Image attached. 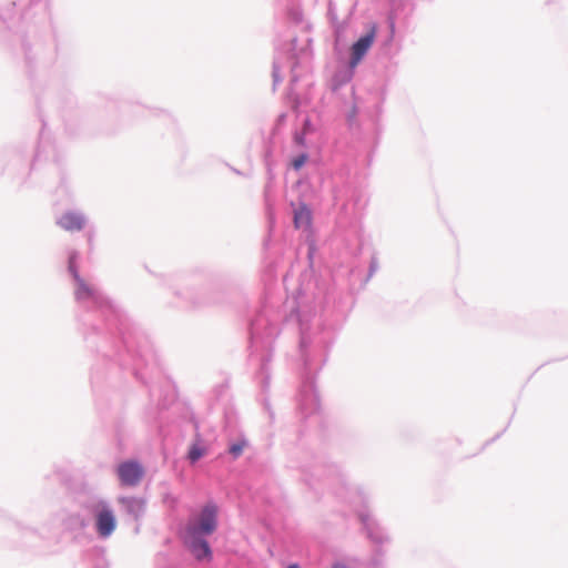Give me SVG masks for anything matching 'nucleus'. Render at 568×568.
<instances>
[{
  "label": "nucleus",
  "instance_id": "f257e3e1",
  "mask_svg": "<svg viewBox=\"0 0 568 568\" xmlns=\"http://www.w3.org/2000/svg\"><path fill=\"white\" fill-rule=\"evenodd\" d=\"M217 506L206 504L197 516L193 517L185 527L186 531L199 535H212L217 528Z\"/></svg>",
  "mask_w": 568,
  "mask_h": 568
},
{
  "label": "nucleus",
  "instance_id": "f03ea898",
  "mask_svg": "<svg viewBox=\"0 0 568 568\" xmlns=\"http://www.w3.org/2000/svg\"><path fill=\"white\" fill-rule=\"evenodd\" d=\"M95 514V527L101 537H109L115 529L116 523L113 511L104 503L93 507Z\"/></svg>",
  "mask_w": 568,
  "mask_h": 568
},
{
  "label": "nucleus",
  "instance_id": "7ed1b4c3",
  "mask_svg": "<svg viewBox=\"0 0 568 568\" xmlns=\"http://www.w3.org/2000/svg\"><path fill=\"white\" fill-rule=\"evenodd\" d=\"M204 537V535H199L186 530L183 532L184 545L197 560L212 559V550Z\"/></svg>",
  "mask_w": 568,
  "mask_h": 568
},
{
  "label": "nucleus",
  "instance_id": "20e7f679",
  "mask_svg": "<svg viewBox=\"0 0 568 568\" xmlns=\"http://www.w3.org/2000/svg\"><path fill=\"white\" fill-rule=\"evenodd\" d=\"M376 37V27L372 26L369 31L361 37L351 49V65L355 67L362 60V58L367 53L369 48L375 41Z\"/></svg>",
  "mask_w": 568,
  "mask_h": 568
},
{
  "label": "nucleus",
  "instance_id": "39448f33",
  "mask_svg": "<svg viewBox=\"0 0 568 568\" xmlns=\"http://www.w3.org/2000/svg\"><path fill=\"white\" fill-rule=\"evenodd\" d=\"M143 468L134 462H125L118 467V475L123 486H135L143 477Z\"/></svg>",
  "mask_w": 568,
  "mask_h": 568
},
{
  "label": "nucleus",
  "instance_id": "423d86ee",
  "mask_svg": "<svg viewBox=\"0 0 568 568\" xmlns=\"http://www.w3.org/2000/svg\"><path fill=\"white\" fill-rule=\"evenodd\" d=\"M58 224L65 231L74 232L83 227L84 220L80 214L67 212L59 219Z\"/></svg>",
  "mask_w": 568,
  "mask_h": 568
},
{
  "label": "nucleus",
  "instance_id": "0eeeda50",
  "mask_svg": "<svg viewBox=\"0 0 568 568\" xmlns=\"http://www.w3.org/2000/svg\"><path fill=\"white\" fill-rule=\"evenodd\" d=\"M70 270L73 272L75 281V297L78 300L90 297L92 295V288L78 275V273L73 270L72 264L70 265Z\"/></svg>",
  "mask_w": 568,
  "mask_h": 568
},
{
  "label": "nucleus",
  "instance_id": "6e6552de",
  "mask_svg": "<svg viewBox=\"0 0 568 568\" xmlns=\"http://www.w3.org/2000/svg\"><path fill=\"white\" fill-rule=\"evenodd\" d=\"M311 220V211L306 206L298 207L294 213V225L296 229L308 227Z\"/></svg>",
  "mask_w": 568,
  "mask_h": 568
},
{
  "label": "nucleus",
  "instance_id": "1a4fd4ad",
  "mask_svg": "<svg viewBox=\"0 0 568 568\" xmlns=\"http://www.w3.org/2000/svg\"><path fill=\"white\" fill-rule=\"evenodd\" d=\"M205 449L201 447L199 444H193L189 450V459L192 463L197 462L202 456H204Z\"/></svg>",
  "mask_w": 568,
  "mask_h": 568
},
{
  "label": "nucleus",
  "instance_id": "9d476101",
  "mask_svg": "<svg viewBox=\"0 0 568 568\" xmlns=\"http://www.w3.org/2000/svg\"><path fill=\"white\" fill-rule=\"evenodd\" d=\"M307 161L306 154H301L292 161V165L295 170H300Z\"/></svg>",
  "mask_w": 568,
  "mask_h": 568
},
{
  "label": "nucleus",
  "instance_id": "9b49d317",
  "mask_svg": "<svg viewBox=\"0 0 568 568\" xmlns=\"http://www.w3.org/2000/svg\"><path fill=\"white\" fill-rule=\"evenodd\" d=\"M243 452V445L242 444H234L230 447V453L236 458L239 457Z\"/></svg>",
  "mask_w": 568,
  "mask_h": 568
},
{
  "label": "nucleus",
  "instance_id": "f8f14e48",
  "mask_svg": "<svg viewBox=\"0 0 568 568\" xmlns=\"http://www.w3.org/2000/svg\"><path fill=\"white\" fill-rule=\"evenodd\" d=\"M295 140L298 144H304V138L302 135H296Z\"/></svg>",
  "mask_w": 568,
  "mask_h": 568
},
{
  "label": "nucleus",
  "instance_id": "ddd939ff",
  "mask_svg": "<svg viewBox=\"0 0 568 568\" xmlns=\"http://www.w3.org/2000/svg\"><path fill=\"white\" fill-rule=\"evenodd\" d=\"M332 568H348V567L343 564H335Z\"/></svg>",
  "mask_w": 568,
  "mask_h": 568
},
{
  "label": "nucleus",
  "instance_id": "4468645a",
  "mask_svg": "<svg viewBox=\"0 0 568 568\" xmlns=\"http://www.w3.org/2000/svg\"><path fill=\"white\" fill-rule=\"evenodd\" d=\"M287 568H301L297 564H292Z\"/></svg>",
  "mask_w": 568,
  "mask_h": 568
}]
</instances>
